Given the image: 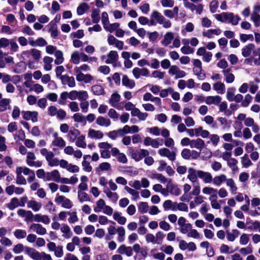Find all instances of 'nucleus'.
I'll return each mask as SVG.
<instances>
[{
	"label": "nucleus",
	"instance_id": "1",
	"mask_svg": "<svg viewBox=\"0 0 260 260\" xmlns=\"http://www.w3.org/2000/svg\"><path fill=\"white\" fill-rule=\"evenodd\" d=\"M215 17L218 21L222 22L228 21L229 23H232L234 25H237L241 19L238 15H234L233 13L227 12L216 14L215 15Z\"/></svg>",
	"mask_w": 260,
	"mask_h": 260
},
{
	"label": "nucleus",
	"instance_id": "2",
	"mask_svg": "<svg viewBox=\"0 0 260 260\" xmlns=\"http://www.w3.org/2000/svg\"><path fill=\"white\" fill-rule=\"evenodd\" d=\"M40 153L45 157L50 167H53L59 165V159L57 157H54V154L51 151L46 148H42L40 150Z\"/></svg>",
	"mask_w": 260,
	"mask_h": 260
},
{
	"label": "nucleus",
	"instance_id": "3",
	"mask_svg": "<svg viewBox=\"0 0 260 260\" xmlns=\"http://www.w3.org/2000/svg\"><path fill=\"white\" fill-rule=\"evenodd\" d=\"M71 60L74 64H78L80 61L83 62L89 61V57L83 52L75 51L71 54Z\"/></svg>",
	"mask_w": 260,
	"mask_h": 260
},
{
	"label": "nucleus",
	"instance_id": "4",
	"mask_svg": "<svg viewBox=\"0 0 260 260\" xmlns=\"http://www.w3.org/2000/svg\"><path fill=\"white\" fill-rule=\"evenodd\" d=\"M47 247L50 252H53L54 255L58 258L61 257L63 255V246H57L53 242H49L47 244Z\"/></svg>",
	"mask_w": 260,
	"mask_h": 260
},
{
	"label": "nucleus",
	"instance_id": "5",
	"mask_svg": "<svg viewBox=\"0 0 260 260\" xmlns=\"http://www.w3.org/2000/svg\"><path fill=\"white\" fill-rule=\"evenodd\" d=\"M158 154L161 157H166L170 161H174L176 158L175 151H171L167 148H162L158 150Z\"/></svg>",
	"mask_w": 260,
	"mask_h": 260
},
{
	"label": "nucleus",
	"instance_id": "6",
	"mask_svg": "<svg viewBox=\"0 0 260 260\" xmlns=\"http://www.w3.org/2000/svg\"><path fill=\"white\" fill-rule=\"evenodd\" d=\"M55 202L57 204H61L62 207L66 209H70L73 206L71 200L63 196H57L55 199Z\"/></svg>",
	"mask_w": 260,
	"mask_h": 260
},
{
	"label": "nucleus",
	"instance_id": "7",
	"mask_svg": "<svg viewBox=\"0 0 260 260\" xmlns=\"http://www.w3.org/2000/svg\"><path fill=\"white\" fill-rule=\"evenodd\" d=\"M149 155V152L147 149H141L138 151H133L132 153V157L136 161L141 160L145 157Z\"/></svg>",
	"mask_w": 260,
	"mask_h": 260
},
{
	"label": "nucleus",
	"instance_id": "8",
	"mask_svg": "<svg viewBox=\"0 0 260 260\" xmlns=\"http://www.w3.org/2000/svg\"><path fill=\"white\" fill-rule=\"evenodd\" d=\"M169 73L171 75H175V79L181 78L186 75V73L181 70L176 65L172 66L170 68Z\"/></svg>",
	"mask_w": 260,
	"mask_h": 260
},
{
	"label": "nucleus",
	"instance_id": "9",
	"mask_svg": "<svg viewBox=\"0 0 260 260\" xmlns=\"http://www.w3.org/2000/svg\"><path fill=\"white\" fill-rule=\"evenodd\" d=\"M36 158L34 153L28 152L27 153L26 160L27 164L30 167H40L42 166V162L40 161H34Z\"/></svg>",
	"mask_w": 260,
	"mask_h": 260
},
{
	"label": "nucleus",
	"instance_id": "10",
	"mask_svg": "<svg viewBox=\"0 0 260 260\" xmlns=\"http://www.w3.org/2000/svg\"><path fill=\"white\" fill-rule=\"evenodd\" d=\"M199 178L201 179L205 184H210L212 182L213 176L209 172H205L199 170Z\"/></svg>",
	"mask_w": 260,
	"mask_h": 260
},
{
	"label": "nucleus",
	"instance_id": "11",
	"mask_svg": "<svg viewBox=\"0 0 260 260\" xmlns=\"http://www.w3.org/2000/svg\"><path fill=\"white\" fill-rule=\"evenodd\" d=\"M60 79L61 80L62 85H68L71 88H73L76 86L75 79L72 76L64 75H62V76H60Z\"/></svg>",
	"mask_w": 260,
	"mask_h": 260
},
{
	"label": "nucleus",
	"instance_id": "12",
	"mask_svg": "<svg viewBox=\"0 0 260 260\" xmlns=\"http://www.w3.org/2000/svg\"><path fill=\"white\" fill-rule=\"evenodd\" d=\"M132 73L134 77L138 79L140 78L141 76L147 77L148 76L149 72L146 68H139L136 67L133 69Z\"/></svg>",
	"mask_w": 260,
	"mask_h": 260
},
{
	"label": "nucleus",
	"instance_id": "13",
	"mask_svg": "<svg viewBox=\"0 0 260 260\" xmlns=\"http://www.w3.org/2000/svg\"><path fill=\"white\" fill-rule=\"evenodd\" d=\"M107 57L105 61L106 63L107 64H113L115 66L114 64L118 61L119 56L116 51L111 50L107 54Z\"/></svg>",
	"mask_w": 260,
	"mask_h": 260
},
{
	"label": "nucleus",
	"instance_id": "14",
	"mask_svg": "<svg viewBox=\"0 0 260 260\" xmlns=\"http://www.w3.org/2000/svg\"><path fill=\"white\" fill-rule=\"evenodd\" d=\"M29 230L41 236L44 235L47 233L46 229L39 223L31 224L29 226Z\"/></svg>",
	"mask_w": 260,
	"mask_h": 260
},
{
	"label": "nucleus",
	"instance_id": "15",
	"mask_svg": "<svg viewBox=\"0 0 260 260\" xmlns=\"http://www.w3.org/2000/svg\"><path fill=\"white\" fill-rule=\"evenodd\" d=\"M222 98L218 95H210L206 97L205 101L207 105L218 106L221 101Z\"/></svg>",
	"mask_w": 260,
	"mask_h": 260
},
{
	"label": "nucleus",
	"instance_id": "16",
	"mask_svg": "<svg viewBox=\"0 0 260 260\" xmlns=\"http://www.w3.org/2000/svg\"><path fill=\"white\" fill-rule=\"evenodd\" d=\"M27 254L34 260H41L42 258V254L44 252H39L32 248H26Z\"/></svg>",
	"mask_w": 260,
	"mask_h": 260
},
{
	"label": "nucleus",
	"instance_id": "17",
	"mask_svg": "<svg viewBox=\"0 0 260 260\" xmlns=\"http://www.w3.org/2000/svg\"><path fill=\"white\" fill-rule=\"evenodd\" d=\"M60 179V175L59 171L57 170H54L51 172H47L46 175V180L47 181L53 180L55 182H59Z\"/></svg>",
	"mask_w": 260,
	"mask_h": 260
},
{
	"label": "nucleus",
	"instance_id": "18",
	"mask_svg": "<svg viewBox=\"0 0 260 260\" xmlns=\"http://www.w3.org/2000/svg\"><path fill=\"white\" fill-rule=\"evenodd\" d=\"M199 170H197L193 168H189L188 170L187 179L192 183L198 181L199 178Z\"/></svg>",
	"mask_w": 260,
	"mask_h": 260
},
{
	"label": "nucleus",
	"instance_id": "19",
	"mask_svg": "<svg viewBox=\"0 0 260 260\" xmlns=\"http://www.w3.org/2000/svg\"><path fill=\"white\" fill-rule=\"evenodd\" d=\"M80 135V132L78 129L72 128L69 131L67 135V138L70 142L73 143L75 142Z\"/></svg>",
	"mask_w": 260,
	"mask_h": 260
},
{
	"label": "nucleus",
	"instance_id": "20",
	"mask_svg": "<svg viewBox=\"0 0 260 260\" xmlns=\"http://www.w3.org/2000/svg\"><path fill=\"white\" fill-rule=\"evenodd\" d=\"M38 113L37 111H25L23 112V117L26 120H31L33 122L38 121Z\"/></svg>",
	"mask_w": 260,
	"mask_h": 260
},
{
	"label": "nucleus",
	"instance_id": "21",
	"mask_svg": "<svg viewBox=\"0 0 260 260\" xmlns=\"http://www.w3.org/2000/svg\"><path fill=\"white\" fill-rule=\"evenodd\" d=\"M167 189L171 194L178 196L181 193V189L176 185L173 184L170 180L167 185Z\"/></svg>",
	"mask_w": 260,
	"mask_h": 260
},
{
	"label": "nucleus",
	"instance_id": "22",
	"mask_svg": "<svg viewBox=\"0 0 260 260\" xmlns=\"http://www.w3.org/2000/svg\"><path fill=\"white\" fill-rule=\"evenodd\" d=\"M162 16L158 11H153L150 15V25H156L157 23H158Z\"/></svg>",
	"mask_w": 260,
	"mask_h": 260
},
{
	"label": "nucleus",
	"instance_id": "23",
	"mask_svg": "<svg viewBox=\"0 0 260 260\" xmlns=\"http://www.w3.org/2000/svg\"><path fill=\"white\" fill-rule=\"evenodd\" d=\"M88 137L91 139H101L104 137L103 133L100 130L89 128L87 134Z\"/></svg>",
	"mask_w": 260,
	"mask_h": 260
},
{
	"label": "nucleus",
	"instance_id": "24",
	"mask_svg": "<svg viewBox=\"0 0 260 260\" xmlns=\"http://www.w3.org/2000/svg\"><path fill=\"white\" fill-rule=\"evenodd\" d=\"M76 80L79 82L83 81L85 83H90L93 80V77L90 74H76Z\"/></svg>",
	"mask_w": 260,
	"mask_h": 260
},
{
	"label": "nucleus",
	"instance_id": "25",
	"mask_svg": "<svg viewBox=\"0 0 260 260\" xmlns=\"http://www.w3.org/2000/svg\"><path fill=\"white\" fill-rule=\"evenodd\" d=\"M255 49V45L252 43H250L245 46L242 49V55L244 57H247L250 56L252 52L253 53V50Z\"/></svg>",
	"mask_w": 260,
	"mask_h": 260
},
{
	"label": "nucleus",
	"instance_id": "26",
	"mask_svg": "<svg viewBox=\"0 0 260 260\" xmlns=\"http://www.w3.org/2000/svg\"><path fill=\"white\" fill-rule=\"evenodd\" d=\"M131 114L133 116H136L140 120L144 121L146 119L148 116L147 113H143L137 108H134L131 112Z\"/></svg>",
	"mask_w": 260,
	"mask_h": 260
},
{
	"label": "nucleus",
	"instance_id": "27",
	"mask_svg": "<svg viewBox=\"0 0 260 260\" xmlns=\"http://www.w3.org/2000/svg\"><path fill=\"white\" fill-rule=\"evenodd\" d=\"M34 220L37 222H42L45 224H48L50 222V219L48 215L40 214L35 215Z\"/></svg>",
	"mask_w": 260,
	"mask_h": 260
},
{
	"label": "nucleus",
	"instance_id": "28",
	"mask_svg": "<svg viewBox=\"0 0 260 260\" xmlns=\"http://www.w3.org/2000/svg\"><path fill=\"white\" fill-rule=\"evenodd\" d=\"M227 177L224 174H221L219 175L213 177V183L217 186H220L223 183L226 181Z\"/></svg>",
	"mask_w": 260,
	"mask_h": 260
},
{
	"label": "nucleus",
	"instance_id": "29",
	"mask_svg": "<svg viewBox=\"0 0 260 260\" xmlns=\"http://www.w3.org/2000/svg\"><path fill=\"white\" fill-rule=\"evenodd\" d=\"M27 207L35 212L39 211L42 208V204L35 200H31L27 202Z\"/></svg>",
	"mask_w": 260,
	"mask_h": 260
},
{
	"label": "nucleus",
	"instance_id": "30",
	"mask_svg": "<svg viewBox=\"0 0 260 260\" xmlns=\"http://www.w3.org/2000/svg\"><path fill=\"white\" fill-rule=\"evenodd\" d=\"M174 33L171 31L167 32L164 36V39L161 43L164 46H167L171 44L172 40L174 39Z\"/></svg>",
	"mask_w": 260,
	"mask_h": 260
},
{
	"label": "nucleus",
	"instance_id": "31",
	"mask_svg": "<svg viewBox=\"0 0 260 260\" xmlns=\"http://www.w3.org/2000/svg\"><path fill=\"white\" fill-rule=\"evenodd\" d=\"M120 98V95L117 92L113 93L109 99V103L112 107L118 108V103Z\"/></svg>",
	"mask_w": 260,
	"mask_h": 260
},
{
	"label": "nucleus",
	"instance_id": "32",
	"mask_svg": "<svg viewBox=\"0 0 260 260\" xmlns=\"http://www.w3.org/2000/svg\"><path fill=\"white\" fill-rule=\"evenodd\" d=\"M96 123L100 126L109 127L111 121L110 119L106 118L103 116H99L96 119Z\"/></svg>",
	"mask_w": 260,
	"mask_h": 260
},
{
	"label": "nucleus",
	"instance_id": "33",
	"mask_svg": "<svg viewBox=\"0 0 260 260\" xmlns=\"http://www.w3.org/2000/svg\"><path fill=\"white\" fill-rule=\"evenodd\" d=\"M205 146V142L201 139L198 138L196 140H191L190 143V147L191 148H197L201 150Z\"/></svg>",
	"mask_w": 260,
	"mask_h": 260
},
{
	"label": "nucleus",
	"instance_id": "34",
	"mask_svg": "<svg viewBox=\"0 0 260 260\" xmlns=\"http://www.w3.org/2000/svg\"><path fill=\"white\" fill-rule=\"evenodd\" d=\"M60 231L62 233V237L69 239L72 236V232L70 226L67 224H62L60 227Z\"/></svg>",
	"mask_w": 260,
	"mask_h": 260
},
{
	"label": "nucleus",
	"instance_id": "35",
	"mask_svg": "<svg viewBox=\"0 0 260 260\" xmlns=\"http://www.w3.org/2000/svg\"><path fill=\"white\" fill-rule=\"evenodd\" d=\"M122 84L130 89H133L135 86L134 80L129 79L127 75H123L122 78Z\"/></svg>",
	"mask_w": 260,
	"mask_h": 260
},
{
	"label": "nucleus",
	"instance_id": "36",
	"mask_svg": "<svg viewBox=\"0 0 260 260\" xmlns=\"http://www.w3.org/2000/svg\"><path fill=\"white\" fill-rule=\"evenodd\" d=\"M225 183L226 186L229 187L231 193L232 194H235L238 189V187L234 179L232 178H226Z\"/></svg>",
	"mask_w": 260,
	"mask_h": 260
},
{
	"label": "nucleus",
	"instance_id": "37",
	"mask_svg": "<svg viewBox=\"0 0 260 260\" xmlns=\"http://www.w3.org/2000/svg\"><path fill=\"white\" fill-rule=\"evenodd\" d=\"M213 89L218 93L223 94L225 91V86L220 81L217 82L213 84Z\"/></svg>",
	"mask_w": 260,
	"mask_h": 260
},
{
	"label": "nucleus",
	"instance_id": "38",
	"mask_svg": "<svg viewBox=\"0 0 260 260\" xmlns=\"http://www.w3.org/2000/svg\"><path fill=\"white\" fill-rule=\"evenodd\" d=\"M103 192L106 194L107 197L111 199L113 202H116L118 199V196L116 192H112L108 187L103 188Z\"/></svg>",
	"mask_w": 260,
	"mask_h": 260
},
{
	"label": "nucleus",
	"instance_id": "39",
	"mask_svg": "<svg viewBox=\"0 0 260 260\" xmlns=\"http://www.w3.org/2000/svg\"><path fill=\"white\" fill-rule=\"evenodd\" d=\"M43 62L44 63V69L46 71H49L52 70V63L53 59L49 56H46L43 58Z\"/></svg>",
	"mask_w": 260,
	"mask_h": 260
},
{
	"label": "nucleus",
	"instance_id": "40",
	"mask_svg": "<svg viewBox=\"0 0 260 260\" xmlns=\"http://www.w3.org/2000/svg\"><path fill=\"white\" fill-rule=\"evenodd\" d=\"M240 159L242 166L244 168H248L253 165L251 160L250 159L247 154H245L240 158Z\"/></svg>",
	"mask_w": 260,
	"mask_h": 260
},
{
	"label": "nucleus",
	"instance_id": "41",
	"mask_svg": "<svg viewBox=\"0 0 260 260\" xmlns=\"http://www.w3.org/2000/svg\"><path fill=\"white\" fill-rule=\"evenodd\" d=\"M113 218L114 220L121 225H124L126 221V218L124 216H122L121 213L117 211L114 213Z\"/></svg>",
	"mask_w": 260,
	"mask_h": 260
},
{
	"label": "nucleus",
	"instance_id": "42",
	"mask_svg": "<svg viewBox=\"0 0 260 260\" xmlns=\"http://www.w3.org/2000/svg\"><path fill=\"white\" fill-rule=\"evenodd\" d=\"M85 140V136L80 135V136L75 141V144L76 146L82 148H85L86 147L87 144Z\"/></svg>",
	"mask_w": 260,
	"mask_h": 260
},
{
	"label": "nucleus",
	"instance_id": "43",
	"mask_svg": "<svg viewBox=\"0 0 260 260\" xmlns=\"http://www.w3.org/2000/svg\"><path fill=\"white\" fill-rule=\"evenodd\" d=\"M6 207L11 210H13L19 206V201L17 198H13L10 202L6 205Z\"/></svg>",
	"mask_w": 260,
	"mask_h": 260
},
{
	"label": "nucleus",
	"instance_id": "44",
	"mask_svg": "<svg viewBox=\"0 0 260 260\" xmlns=\"http://www.w3.org/2000/svg\"><path fill=\"white\" fill-rule=\"evenodd\" d=\"M54 55L55 57L54 63L56 64L59 65L63 63L64 58L63 56V53L61 51L58 50L56 51Z\"/></svg>",
	"mask_w": 260,
	"mask_h": 260
},
{
	"label": "nucleus",
	"instance_id": "45",
	"mask_svg": "<svg viewBox=\"0 0 260 260\" xmlns=\"http://www.w3.org/2000/svg\"><path fill=\"white\" fill-rule=\"evenodd\" d=\"M238 160L236 158L232 157L227 162V165L231 168L232 171L236 172L238 170Z\"/></svg>",
	"mask_w": 260,
	"mask_h": 260
},
{
	"label": "nucleus",
	"instance_id": "46",
	"mask_svg": "<svg viewBox=\"0 0 260 260\" xmlns=\"http://www.w3.org/2000/svg\"><path fill=\"white\" fill-rule=\"evenodd\" d=\"M30 53L32 58L36 61L38 62L41 57V51L37 49H30Z\"/></svg>",
	"mask_w": 260,
	"mask_h": 260
},
{
	"label": "nucleus",
	"instance_id": "47",
	"mask_svg": "<svg viewBox=\"0 0 260 260\" xmlns=\"http://www.w3.org/2000/svg\"><path fill=\"white\" fill-rule=\"evenodd\" d=\"M236 91V88L234 87H231L228 88L226 93V98L229 101H233L234 96H235Z\"/></svg>",
	"mask_w": 260,
	"mask_h": 260
},
{
	"label": "nucleus",
	"instance_id": "48",
	"mask_svg": "<svg viewBox=\"0 0 260 260\" xmlns=\"http://www.w3.org/2000/svg\"><path fill=\"white\" fill-rule=\"evenodd\" d=\"M111 168V165L107 162H104L99 165L95 169L96 173H100L104 171H109Z\"/></svg>",
	"mask_w": 260,
	"mask_h": 260
},
{
	"label": "nucleus",
	"instance_id": "49",
	"mask_svg": "<svg viewBox=\"0 0 260 260\" xmlns=\"http://www.w3.org/2000/svg\"><path fill=\"white\" fill-rule=\"evenodd\" d=\"M89 9V7L88 4L85 3H82L80 4L77 9V13L79 15L83 14L85 12L87 11Z\"/></svg>",
	"mask_w": 260,
	"mask_h": 260
},
{
	"label": "nucleus",
	"instance_id": "50",
	"mask_svg": "<svg viewBox=\"0 0 260 260\" xmlns=\"http://www.w3.org/2000/svg\"><path fill=\"white\" fill-rule=\"evenodd\" d=\"M116 232L118 234V241L120 242H123L124 240V236L125 234V231L124 228L122 226H119L116 229Z\"/></svg>",
	"mask_w": 260,
	"mask_h": 260
},
{
	"label": "nucleus",
	"instance_id": "51",
	"mask_svg": "<svg viewBox=\"0 0 260 260\" xmlns=\"http://www.w3.org/2000/svg\"><path fill=\"white\" fill-rule=\"evenodd\" d=\"M72 117L75 122L82 123L84 124L86 123V118L81 113H75L73 115Z\"/></svg>",
	"mask_w": 260,
	"mask_h": 260
},
{
	"label": "nucleus",
	"instance_id": "52",
	"mask_svg": "<svg viewBox=\"0 0 260 260\" xmlns=\"http://www.w3.org/2000/svg\"><path fill=\"white\" fill-rule=\"evenodd\" d=\"M78 199L81 203L90 201V199L88 194L83 191H78Z\"/></svg>",
	"mask_w": 260,
	"mask_h": 260
},
{
	"label": "nucleus",
	"instance_id": "53",
	"mask_svg": "<svg viewBox=\"0 0 260 260\" xmlns=\"http://www.w3.org/2000/svg\"><path fill=\"white\" fill-rule=\"evenodd\" d=\"M106 203L105 201L102 199H99L96 202V207L94 208V211L95 212H101L103 210L104 207L106 206Z\"/></svg>",
	"mask_w": 260,
	"mask_h": 260
},
{
	"label": "nucleus",
	"instance_id": "54",
	"mask_svg": "<svg viewBox=\"0 0 260 260\" xmlns=\"http://www.w3.org/2000/svg\"><path fill=\"white\" fill-rule=\"evenodd\" d=\"M51 145L52 146L58 147L59 148L64 147L66 146V142L62 138L60 137L59 138L53 140L52 141Z\"/></svg>",
	"mask_w": 260,
	"mask_h": 260
},
{
	"label": "nucleus",
	"instance_id": "55",
	"mask_svg": "<svg viewBox=\"0 0 260 260\" xmlns=\"http://www.w3.org/2000/svg\"><path fill=\"white\" fill-rule=\"evenodd\" d=\"M16 183L18 185H25L26 184V180L25 178L20 174V172L16 171Z\"/></svg>",
	"mask_w": 260,
	"mask_h": 260
},
{
	"label": "nucleus",
	"instance_id": "56",
	"mask_svg": "<svg viewBox=\"0 0 260 260\" xmlns=\"http://www.w3.org/2000/svg\"><path fill=\"white\" fill-rule=\"evenodd\" d=\"M14 235L18 239H24L26 237L27 233L25 230L16 229L14 232Z\"/></svg>",
	"mask_w": 260,
	"mask_h": 260
},
{
	"label": "nucleus",
	"instance_id": "57",
	"mask_svg": "<svg viewBox=\"0 0 260 260\" xmlns=\"http://www.w3.org/2000/svg\"><path fill=\"white\" fill-rule=\"evenodd\" d=\"M91 91L94 94L96 95H102L104 93V89L102 86L99 85H94L91 87Z\"/></svg>",
	"mask_w": 260,
	"mask_h": 260
},
{
	"label": "nucleus",
	"instance_id": "58",
	"mask_svg": "<svg viewBox=\"0 0 260 260\" xmlns=\"http://www.w3.org/2000/svg\"><path fill=\"white\" fill-rule=\"evenodd\" d=\"M100 11L98 9H94L92 11L91 16L94 23H97L99 22L100 20Z\"/></svg>",
	"mask_w": 260,
	"mask_h": 260
},
{
	"label": "nucleus",
	"instance_id": "59",
	"mask_svg": "<svg viewBox=\"0 0 260 260\" xmlns=\"http://www.w3.org/2000/svg\"><path fill=\"white\" fill-rule=\"evenodd\" d=\"M11 100L9 99H3L0 101V111L3 112L7 110Z\"/></svg>",
	"mask_w": 260,
	"mask_h": 260
},
{
	"label": "nucleus",
	"instance_id": "60",
	"mask_svg": "<svg viewBox=\"0 0 260 260\" xmlns=\"http://www.w3.org/2000/svg\"><path fill=\"white\" fill-rule=\"evenodd\" d=\"M119 25L120 24L118 23H114L111 24H109V23L106 25L104 28L106 30L110 32H112L114 30H116L119 27Z\"/></svg>",
	"mask_w": 260,
	"mask_h": 260
},
{
	"label": "nucleus",
	"instance_id": "61",
	"mask_svg": "<svg viewBox=\"0 0 260 260\" xmlns=\"http://www.w3.org/2000/svg\"><path fill=\"white\" fill-rule=\"evenodd\" d=\"M177 209L182 211H187L188 206L186 204L183 203H175L173 210H176Z\"/></svg>",
	"mask_w": 260,
	"mask_h": 260
},
{
	"label": "nucleus",
	"instance_id": "62",
	"mask_svg": "<svg viewBox=\"0 0 260 260\" xmlns=\"http://www.w3.org/2000/svg\"><path fill=\"white\" fill-rule=\"evenodd\" d=\"M193 71L194 74L198 77L199 80H204L206 77V75L203 71L202 68L193 69Z\"/></svg>",
	"mask_w": 260,
	"mask_h": 260
},
{
	"label": "nucleus",
	"instance_id": "63",
	"mask_svg": "<svg viewBox=\"0 0 260 260\" xmlns=\"http://www.w3.org/2000/svg\"><path fill=\"white\" fill-rule=\"evenodd\" d=\"M239 234V232L237 230H234L232 231V233L227 232L226 238L229 241L233 242L238 236Z\"/></svg>",
	"mask_w": 260,
	"mask_h": 260
},
{
	"label": "nucleus",
	"instance_id": "64",
	"mask_svg": "<svg viewBox=\"0 0 260 260\" xmlns=\"http://www.w3.org/2000/svg\"><path fill=\"white\" fill-rule=\"evenodd\" d=\"M260 4L257 3L253 6V11L251 14L250 20L255 18L256 15H260Z\"/></svg>",
	"mask_w": 260,
	"mask_h": 260
}]
</instances>
